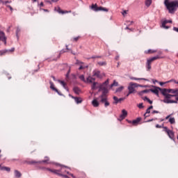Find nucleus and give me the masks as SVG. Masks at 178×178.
Wrapping results in <instances>:
<instances>
[{
	"mask_svg": "<svg viewBox=\"0 0 178 178\" xmlns=\"http://www.w3.org/2000/svg\"><path fill=\"white\" fill-rule=\"evenodd\" d=\"M74 92L76 93V94H79V92H80V89L77 87H75L74 88Z\"/></svg>",
	"mask_w": 178,
	"mask_h": 178,
	"instance_id": "obj_42",
	"label": "nucleus"
},
{
	"mask_svg": "<svg viewBox=\"0 0 178 178\" xmlns=\"http://www.w3.org/2000/svg\"><path fill=\"white\" fill-rule=\"evenodd\" d=\"M155 52H156V50H153V49H149V50H146L145 51V54H155Z\"/></svg>",
	"mask_w": 178,
	"mask_h": 178,
	"instance_id": "obj_27",
	"label": "nucleus"
},
{
	"mask_svg": "<svg viewBox=\"0 0 178 178\" xmlns=\"http://www.w3.org/2000/svg\"><path fill=\"white\" fill-rule=\"evenodd\" d=\"M19 33H20V29L18 28L16 31L17 35L19 34Z\"/></svg>",
	"mask_w": 178,
	"mask_h": 178,
	"instance_id": "obj_53",
	"label": "nucleus"
},
{
	"mask_svg": "<svg viewBox=\"0 0 178 178\" xmlns=\"http://www.w3.org/2000/svg\"><path fill=\"white\" fill-rule=\"evenodd\" d=\"M149 113H151V110H149V108H147L146 110V113H145L144 116L145 118H148L149 116Z\"/></svg>",
	"mask_w": 178,
	"mask_h": 178,
	"instance_id": "obj_28",
	"label": "nucleus"
},
{
	"mask_svg": "<svg viewBox=\"0 0 178 178\" xmlns=\"http://www.w3.org/2000/svg\"><path fill=\"white\" fill-rule=\"evenodd\" d=\"M7 8H9V9L11 10H13V8H12V6H9V5H7Z\"/></svg>",
	"mask_w": 178,
	"mask_h": 178,
	"instance_id": "obj_52",
	"label": "nucleus"
},
{
	"mask_svg": "<svg viewBox=\"0 0 178 178\" xmlns=\"http://www.w3.org/2000/svg\"><path fill=\"white\" fill-rule=\"evenodd\" d=\"M76 65H84V63L77 60L76 62Z\"/></svg>",
	"mask_w": 178,
	"mask_h": 178,
	"instance_id": "obj_47",
	"label": "nucleus"
},
{
	"mask_svg": "<svg viewBox=\"0 0 178 178\" xmlns=\"http://www.w3.org/2000/svg\"><path fill=\"white\" fill-rule=\"evenodd\" d=\"M97 65L99 66H106V61L98 62Z\"/></svg>",
	"mask_w": 178,
	"mask_h": 178,
	"instance_id": "obj_32",
	"label": "nucleus"
},
{
	"mask_svg": "<svg viewBox=\"0 0 178 178\" xmlns=\"http://www.w3.org/2000/svg\"><path fill=\"white\" fill-rule=\"evenodd\" d=\"M7 52H15V47L12 48L10 50H6L4 51V53L6 54Z\"/></svg>",
	"mask_w": 178,
	"mask_h": 178,
	"instance_id": "obj_45",
	"label": "nucleus"
},
{
	"mask_svg": "<svg viewBox=\"0 0 178 178\" xmlns=\"http://www.w3.org/2000/svg\"><path fill=\"white\" fill-rule=\"evenodd\" d=\"M42 162L43 163H48L49 162V158L46 156L45 159L42 161H31V163H42Z\"/></svg>",
	"mask_w": 178,
	"mask_h": 178,
	"instance_id": "obj_16",
	"label": "nucleus"
},
{
	"mask_svg": "<svg viewBox=\"0 0 178 178\" xmlns=\"http://www.w3.org/2000/svg\"><path fill=\"white\" fill-rule=\"evenodd\" d=\"M154 89H150L148 90V91H151V92H153V94H155L156 95H159V87L153 86Z\"/></svg>",
	"mask_w": 178,
	"mask_h": 178,
	"instance_id": "obj_11",
	"label": "nucleus"
},
{
	"mask_svg": "<svg viewBox=\"0 0 178 178\" xmlns=\"http://www.w3.org/2000/svg\"><path fill=\"white\" fill-rule=\"evenodd\" d=\"M109 84V79H107L104 83L99 86V91H102L101 95H108V85Z\"/></svg>",
	"mask_w": 178,
	"mask_h": 178,
	"instance_id": "obj_3",
	"label": "nucleus"
},
{
	"mask_svg": "<svg viewBox=\"0 0 178 178\" xmlns=\"http://www.w3.org/2000/svg\"><path fill=\"white\" fill-rule=\"evenodd\" d=\"M0 170H6V172H10V168L3 167L1 165H0Z\"/></svg>",
	"mask_w": 178,
	"mask_h": 178,
	"instance_id": "obj_25",
	"label": "nucleus"
},
{
	"mask_svg": "<svg viewBox=\"0 0 178 178\" xmlns=\"http://www.w3.org/2000/svg\"><path fill=\"white\" fill-rule=\"evenodd\" d=\"M58 83H60L61 86H63V87H64L65 88H66V83H65V81L58 80Z\"/></svg>",
	"mask_w": 178,
	"mask_h": 178,
	"instance_id": "obj_38",
	"label": "nucleus"
},
{
	"mask_svg": "<svg viewBox=\"0 0 178 178\" xmlns=\"http://www.w3.org/2000/svg\"><path fill=\"white\" fill-rule=\"evenodd\" d=\"M138 107L139 108V109H143V108H144V106H143V103H140L138 105Z\"/></svg>",
	"mask_w": 178,
	"mask_h": 178,
	"instance_id": "obj_46",
	"label": "nucleus"
},
{
	"mask_svg": "<svg viewBox=\"0 0 178 178\" xmlns=\"http://www.w3.org/2000/svg\"><path fill=\"white\" fill-rule=\"evenodd\" d=\"M65 52H67V51H66L65 49L60 51V53L57 57V59H59V58H60V56L62 55V54H65Z\"/></svg>",
	"mask_w": 178,
	"mask_h": 178,
	"instance_id": "obj_34",
	"label": "nucleus"
},
{
	"mask_svg": "<svg viewBox=\"0 0 178 178\" xmlns=\"http://www.w3.org/2000/svg\"><path fill=\"white\" fill-rule=\"evenodd\" d=\"M168 23H172V20L163 21L162 22L161 27H163V29H165L166 30H168V29H169V26H166V24H168Z\"/></svg>",
	"mask_w": 178,
	"mask_h": 178,
	"instance_id": "obj_15",
	"label": "nucleus"
},
{
	"mask_svg": "<svg viewBox=\"0 0 178 178\" xmlns=\"http://www.w3.org/2000/svg\"><path fill=\"white\" fill-rule=\"evenodd\" d=\"M172 81H173V79H171L166 82H159V84H160V86H163L164 84H167V83H172Z\"/></svg>",
	"mask_w": 178,
	"mask_h": 178,
	"instance_id": "obj_41",
	"label": "nucleus"
},
{
	"mask_svg": "<svg viewBox=\"0 0 178 178\" xmlns=\"http://www.w3.org/2000/svg\"><path fill=\"white\" fill-rule=\"evenodd\" d=\"M49 84H50V88L53 90V91H56V92H58L59 94V90H58V89L55 88V85H54V82L50 81Z\"/></svg>",
	"mask_w": 178,
	"mask_h": 178,
	"instance_id": "obj_18",
	"label": "nucleus"
},
{
	"mask_svg": "<svg viewBox=\"0 0 178 178\" xmlns=\"http://www.w3.org/2000/svg\"><path fill=\"white\" fill-rule=\"evenodd\" d=\"M156 129H162V126L159 125V124H156Z\"/></svg>",
	"mask_w": 178,
	"mask_h": 178,
	"instance_id": "obj_50",
	"label": "nucleus"
},
{
	"mask_svg": "<svg viewBox=\"0 0 178 178\" xmlns=\"http://www.w3.org/2000/svg\"><path fill=\"white\" fill-rule=\"evenodd\" d=\"M167 134L168 136V137L171 139L175 140V132H173V131L172 130H167Z\"/></svg>",
	"mask_w": 178,
	"mask_h": 178,
	"instance_id": "obj_13",
	"label": "nucleus"
},
{
	"mask_svg": "<svg viewBox=\"0 0 178 178\" xmlns=\"http://www.w3.org/2000/svg\"><path fill=\"white\" fill-rule=\"evenodd\" d=\"M163 129H165V133H168V130H170V129H168L167 127H163Z\"/></svg>",
	"mask_w": 178,
	"mask_h": 178,
	"instance_id": "obj_51",
	"label": "nucleus"
},
{
	"mask_svg": "<svg viewBox=\"0 0 178 178\" xmlns=\"http://www.w3.org/2000/svg\"><path fill=\"white\" fill-rule=\"evenodd\" d=\"M122 90H123V86L118 88L116 91H117V92H119L122 91Z\"/></svg>",
	"mask_w": 178,
	"mask_h": 178,
	"instance_id": "obj_48",
	"label": "nucleus"
},
{
	"mask_svg": "<svg viewBox=\"0 0 178 178\" xmlns=\"http://www.w3.org/2000/svg\"><path fill=\"white\" fill-rule=\"evenodd\" d=\"M152 113H159V111H153L152 112Z\"/></svg>",
	"mask_w": 178,
	"mask_h": 178,
	"instance_id": "obj_55",
	"label": "nucleus"
},
{
	"mask_svg": "<svg viewBox=\"0 0 178 178\" xmlns=\"http://www.w3.org/2000/svg\"><path fill=\"white\" fill-rule=\"evenodd\" d=\"M131 80H144L145 81H147V79H145V78L132 77V78H131Z\"/></svg>",
	"mask_w": 178,
	"mask_h": 178,
	"instance_id": "obj_36",
	"label": "nucleus"
},
{
	"mask_svg": "<svg viewBox=\"0 0 178 178\" xmlns=\"http://www.w3.org/2000/svg\"><path fill=\"white\" fill-rule=\"evenodd\" d=\"M79 40H80V36H77V37H76V38H74L72 40V41L73 42H77L79 41Z\"/></svg>",
	"mask_w": 178,
	"mask_h": 178,
	"instance_id": "obj_40",
	"label": "nucleus"
},
{
	"mask_svg": "<svg viewBox=\"0 0 178 178\" xmlns=\"http://www.w3.org/2000/svg\"><path fill=\"white\" fill-rule=\"evenodd\" d=\"M65 52H67V51H66L65 49L60 51V53L57 57V59H59V58H60V56L62 55V54H65Z\"/></svg>",
	"mask_w": 178,
	"mask_h": 178,
	"instance_id": "obj_35",
	"label": "nucleus"
},
{
	"mask_svg": "<svg viewBox=\"0 0 178 178\" xmlns=\"http://www.w3.org/2000/svg\"><path fill=\"white\" fill-rule=\"evenodd\" d=\"M99 99H100V102L102 104H104V106L106 108L109 106L110 104H109V102H108V95H100L99 97Z\"/></svg>",
	"mask_w": 178,
	"mask_h": 178,
	"instance_id": "obj_5",
	"label": "nucleus"
},
{
	"mask_svg": "<svg viewBox=\"0 0 178 178\" xmlns=\"http://www.w3.org/2000/svg\"><path fill=\"white\" fill-rule=\"evenodd\" d=\"M79 79H80V80H81V81H83V83H86V78L84 77V75L83 74H82V75H80L79 76Z\"/></svg>",
	"mask_w": 178,
	"mask_h": 178,
	"instance_id": "obj_39",
	"label": "nucleus"
},
{
	"mask_svg": "<svg viewBox=\"0 0 178 178\" xmlns=\"http://www.w3.org/2000/svg\"><path fill=\"white\" fill-rule=\"evenodd\" d=\"M136 87H137V83L133 82L129 83L128 86L129 94H134V91H136Z\"/></svg>",
	"mask_w": 178,
	"mask_h": 178,
	"instance_id": "obj_7",
	"label": "nucleus"
},
{
	"mask_svg": "<svg viewBox=\"0 0 178 178\" xmlns=\"http://www.w3.org/2000/svg\"><path fill=\"white\" fill-rule=\"evenodd\" d=\"M55 10L58 12V13H60L61 15H65V13H72V10L67 11V10H63L60 9V7L55 8Z\"/></svg>",
	"mask_w": 178,
	"mask_h": 178,
	"instance_id": "obj_10",
	"label": "nucleus"
},
{
	"mask_svg": "<svg viewBox=\"0 0 178 178\" xmlns=\"http://www.w3.org/2000/svg\"><path fill=\"white\" fill-rule=\"evenodd\" d=\"M92 105H93L95 108H98V106H99V102H98V100H97V99H95L92 102Z\"/></svg>",
	"mask_w": 178,
	"mask_h": 178,
	"instance_id": "obj_21",
	"label": "nucleus"
},
{
	"mask_svg": "<svg viewBox=\"0 0 178 178\" xmlns=\"http://www.w3.org/2000/svg\"><path fill=\"white\" fill-rule=\"evenodd\" d=\"M113 99L115 102H113V104H114L115 105H117V104H119V99L118 98V97L114 96Z\"/></svg>",
	"mask_w": 178,
	"mask_h": 178,
	"instance_id": "obj_29",
	"label": "nucleus"
},
{
	"mask_svg": "<svg viewBox=\"0 0 178 178\" xmlns=\"http://www.w3.org/2000/svg\"><path fill=\"white\" fill-rule=\"evenodd\" d=\"M90 9L94 10V12H98V5L97 3H92L91 6H90Z\"/></svg>",
	"mask_w": 178,
	"mask_h": 178,
	"instance_id": "obj_17",
	"label": "nucleus"
},
{
	"mask_svg": "<svg viewBox=\"0 0 178 178\" xmlns=\"http://www.w3.org/2000/svg\"><path fill=\"white\" fill-rule=\"evenodd\" d=\"M159 91H161L162 95H163L164 97L165 98H172V97H175L173 95H170L168 93V89L166 88H159Z\"/></svg>",
	"mask_w": 178,
	"mask_h": 178,
	"instance_id": "obj_6",
	"label": "nucleus"
},
{
	"mask_svg": "<svg viewBox=\"0 0 178 178\" xmlns=\"http://www.w3.org/2000/svg\"><path fill=\"white\" fill-rule=\"evenodd\" d=\"M119 102H122V101H124V98H120L118 99Z\"/></svg>",
	"mask_w": 178,
	"mask_h": 178,
	"instance_id": "obj_56",
	"label": "nucleus"
},
{
	"mask_svg": "<svg viewBox=\"0 0 178 178\" xmlns=\"http://www.w3.org/2000/svg\"><path fill=\"white\" fill-rule=\"evenodd\" d=\"M151 3H152V0H145L146 6H151Z\"/></svg>",
	"mask_w": 178,
	"mask_h": 178,
	"instance_id": "obj_31",
	"label": "nucleus"
},
{
	"mask_svg": "<svg viewBox=\"0 0 178 178\" xmlns=\"http://www.w3.org/2000/svg\"><path fill=\"white\" fill-rule=\"evenodd\" d=\"M0 41H2L6 45V38L5 37V33L3 31H0Z\"/></svg>",
	"mask_w": 178,
	"mask_h": 178,
	"instance_id": "obj_12",
	"label": "nucleus"
},
{
	"mask_svg": "<svg viewBox=\"0 0 178 178\" xmlns=\"http://www.w3.org/2000/svg\"><path fill=\"white\" fill-rule=\"evenodd\" d=\"M42 169L43 170H47L48 172H51V173H54V175H57L58 176L69 175L70 176H72L73 178H76V176H74L72 173H70L69 171H67L66 167L65 166L61 167L60 170L51 169L48 168H43Z\"/></svg>",
	"mask_w": 178,
	"mask_h": 178,
	"instance_id": "obj_1",
	"label": "nucleus"
},
{
	"mask_svg": "<svg viewBox=\"0 0 178 178\" xmlns=\"http://www.w3.org/2000/svg\"><path fill=\"white\" fill-rule=\"evenodd\" d=\"M93 76H95L96 77H97V79H102V77H104V74H102L101 71L94 70Z\"/></svg>",
	"mask_w": 178,
	"mask_h": 178,
	"instance_id": "obj_8",
	"label": "nucleus"
},
{
	"mask_svg": "<svg viewBox=\"0 0 178 178\" xmlns=\"http://www.w3.org/2000/svg\"><path fill=\"white\" fill-rule=\"evenodd\" d=\"M83 177H79V178H86L87 177V175H86V173H82L81 174Z\"/></svg>",
	"mask_w": 178,
	"mask_h": 178,
	"instance_id": "obj_49",
	"label": "nucleus"
},
{
	"mask_svg": "<svg viewBox=\"0 0 178 178\" xmlns=\"http://www.w3.org/2000/svg\"><path fill=\"white\" fill-rule=\"evenodd\" d=\"M147 101V102H149V104H152V101L151 99H149Z\"/></svg>",
	"mask_w": 178,
	"mask_h": 178,
	"instance_id": "obj_57",
	"label": "nucleus"
},
{
	"mask_svg": "<svg viewBox=\"0 0 178 178\" xmlns=\"http://www.w3.org/2000/svg\"><path fill=\"white\" fill-rule=\"evenodd\" d=\"M164 5L166 6L169 13H175L177 10V1H169V0H165Z\"/></svg>",
	"mask_w": 178,
	"mask_h": 178,
	"instance_id": "obj_2",
	"label": "nucleus"
},
{
	"mask_svg": "<svg viewBox=\"0 0 178 178\" xmlns=\"http://www.w3.org/2000/svg\"><path fill=\"white\" fill-rule=\"evenodd\" d=\"M0 3H5V1H2V0H0Z\"/></svg>",
	"mask_w": 178,
	"mask_h": 178,
	"instance_id": "obj_62",
	"label": "nucleus"
},
{
	"mask_svg": "<svg viewBox=\"0 0 178 178\" xmlns=\"http://www.w3.org/2000/svg\"><path fill=\"white\" fill-rule=\"evenodd\" d=\"M169 122L170 124H175V123H176V120H175V118H170Z\"/></svg>",
	"mask_w": 178,
	"mask_h": 178,
	"instance_id": "obj_33",
	"label": "nucleus"
},
{
	"mask_svg": "<svg viewBox=\"0 0 178 178\" xmlns=\"http://www.w3.org/2000/svg\"><path fill=\"white\" fill-rule=\"evenodd\" d=\"M95 80V78L91 76H88V78L86 79V82L85 83H94Z\"/></svg>",
	"mask_w": 178,
	"mask_h": 178,
	"instance_id": "obj_19",
	"label": "nucleus"
},
{
	"mask_svg": "<svg viewBox=\"0 0 178 178\" xmlns=\"http://www.w3.org/2000/svg\"><path fill=\"white\" fill-rule=\"evenodd\" d=\"M61 177L65 178H70L69 176L66 175V174H65L64 175H62Z\"/></svg>",
	"mask_w": 178,
	"mask_h": 178,
	"instance_id": "obj_54",
	"label": "nucleus"
},
{
	"mask_svg": "<svg viewBox=\"0 0 178 178\" xmlns=\"http://www.w3.org/2000/svg\"><path fill=\"white\" fill-rule=\"evenodd\" d=\"M88 67V65H86L84 64H82V65H80L79 70H83L84 69H87Z\"/></svg>",
	"mask_w": 178,
	"mask_h": 178,
	"instance_id": "obj_30",
	"label": "nucleus"
},
{
	"mask_svg": "<svg viewBox=\"0 0 178 178\" xmlns=\"http://www.w3.org/2000/svg\"><path fill=\"white\" fill-rule=\"evenodd\" d=\"M72 98L74 99L76 104H81V102H83V99H81V97H72Z\"/></svg>",
	"mask_w": 178,
	"mask_h": 178,
	"instance_id": "obj_22",
	"label": "nucleus"
},
{
	"mask_svg": "<svg viewBox=\"0 0 178 178\" xmlns=\"http://www.w3.org/2000/svg\"><path fill=\"white\" fill-rule=\"evenodd\" d=\"M43 10H44V12H49V10L47 9H43Z\"/></svg>",
	"mask_w": 178,
	"mask_h": 178,
	"instance_id": "obj_63",
	"label": "nucleus"
},
{
	"mask_svg": "<svg viewBox=\"0 0 178 178\" xmlns=\"http://www.w3.org/2000/svg\"><path fill=\"white\" fill-rule=\"evenodd\" d=\"M158 59H161V57L159 56H156L154 57H152L149 59H147V63H146V69L147 72H149V70L152 69L151 65L154 60H156Z\"/></svg>",
	"mask_w": 178,
	"mask_h": 178,
	"instance_id": "obj_4",
	"label": "nucleus"
},
{
	"mask_svg": "<svg viewBox=\"0 0 178 178\" xmlns=\"http://www.w3.org/2000/svg\"><path fill=\"white\" fill-rule=\"evenodd\" d=\"M148 99H149V98L147 97H145L143 98V100H144V101H148Z\"/></svg>",
	"mask_w": 178,
	"mask_h": 178,
	"instance_id": "obj_59",
	"label": "nucleus"
},
{
	"mask_svg": "<svg viewBox=\"0 0 178 178\" xmlns=\"http://www.w3.org/2000/svg\"><path fill=\"white\" fill-rule=\"evenodd\" d=\"M140 122H141V118H138L136 120H134L132 121V124L134 126H137V124H138V123H140Z\"/></svg>",
	"mask_w": 178,
	"mask_h": 178,
	"instance_id": "obj_20",
	"label": "nucleus"
},
{
	"mask_svg": "<svg viewBox=\"0 0 178 178\" xmlns=\"http://www.w3.org/2000/svg\"><path fill=\"white\" fill-rule=\"evenodd\" d=\"M122 15H123V16H124V15H127V11L124 10V11L122 13Z\"/></svg>",
	"mask_w": 178,
	"mask_h": 178,
	"instance_id": "obj_58",
	"label": "nucleus"
},
{
	"mask_svg": "<svg viewBox=\"0 0 178 178\" xmlns=\"http://www.w3.org/2000/svg\"><path fill=\"white\" fill-rule=\"evenodd\" d=\"M98 88H99V86H98V83L93 82L91 87L92 90H97Z\"/></svg>",
	"mask_w": 178,
	"mask_h": 178,
	"instance_id": "obj_23",
	"label": "nucleus"
},
{
	"mask_svg": "<svg viewBox=\"0 0 178 178\" xmlns=\"http://www.w3.org/2000/svg\"><path fill=\"white\" fill-rule=\"evenodd\" d=\"M99 10H103L104 12H108L109 11V10L106 8L97 7V12H99Z\"/></svg>",
	"mask_w": 178,
	"mask_h": 178,
	"instance_id": "obj_26",
	"label": "nucleus"
},
{
	"mask_svg": "<svg viewBox=\"0 0 178 178\" xmlns=\"http://www.w3.org/2000/svg\"><path fill=\"white\" fill-rule=\"evenodd\" d=\"M119 58H120L119 56H115V60H119Z\"/></svg>",
	"mask_w": 178,
	"mask_h": 178,
	"instance_id": "obj_60",
	"label": "nucleus"
},
{
	"mask_svg": "<svg viewBox=\"0 0 178 178\" xmlns=\"http://www.w3.org/2000/svg\"><path fill=\"white\" fill-rule=\"evenodd\" d=\"M14 173H15V177H17V178L22 177V172H19V170H15L14 171Z\"/></svg>",
	"mask_w": 178,
	"mask_h": 178,
	"instance_id": "obj_24",
	"label": "nucleus"
},
{
	"mask_svg": "<svg viewBox=\"0 0 178 178\" xmlns=\"http://www.w3.org/2000/svg\"><path fill=\"white\" fill-rule=\"evenodd\" d=\"M66 49L65 51H67V52H71V54H73V55H74V54L73 53V51H72V49H69V46L66 45Z\"/></svg>",
	"mask_w": 178,
	"mask_h": 178,
	"instance_id": "obj_43",
	"label": "nucleus"
},
{
	"mask_svg": "<svg viewBox=\"0 0 178 178\" xmlns=\"http://www.w3.org/2000/svg\"><path fill=\"white\" fill-rule=\"evenodd\" d=\"M118 82L116 81H114L113 83L111 84V87H118Z\"/></svg>",
	"mask_w": 178,
	"mask_h": 178,
	"instance_id": "obj_44",
	"label": "nucleus"
},
{
	"mask_svg": "<svg viewBox=\"0 0 178 178\" xmlns=\"http://www.w3.org/2000/svg\"><path fill=\"white\" fill-rule=\"evenodd\" d=\"M127 116V111L124 109L122 111V114L120 116L119 120H123Z\"/></svg>",
	"mask_w": 178,
	"mask_h": 178,
	"instance_id": "obj_14",
	"label": "nucleus"
},
{
	"mask_svg": "<svg viewBox=\"0 0 178 178\" xmlns=\"http://www.w3.org/2000/svg\"><path fill=\"white\" fill-rule=\"evenodd\" d=\"M153 108H154L153 106H150L148 108V109L151 110V109H152Z\"/></svg>",
	"mask_w": 178,
	"mask_h": 178,
	"instance_id": "obj_61",
	"label": "nucleus"
},
{
	"mask_svg": "<svg viewBox=\"0 0 178 178\" xmlns=\"http://www.w3.org/2000/svg\"><path fill=\"white\" fill-rule=\"evenodd\" d=\"M175 99L178 101V96H175Z\"/></svg>",
	"mask_w": 178,
	"mask_h": 178,
	"instance_id": "obj_64",
	"label": "nucleus"
},
{
	"mask_svg": "<svg viewBox=\"0 0 178 178\" xmlns=\"http://www.w3.org/2000/svg\"><path fill=\"white\" fill-rule=\"evenodd\" d=\"M163 102H164V104H177V100H170V98L168 97H164Z\"/></svg>",
	"mask_w": 178,
	"mask_h": 178,
	"instance_id": "obj_9",
	"label": "nucleus"
},
{
	"mask_svg": "<svg viewBox=\"0 0 178 178\" xmlns=\"http://www.w3.org/2000/svg\"><path fill=\"white\" fill-rule=\"evenodd\" d=\"M147 92H149V90H143V91H140L139 92V95H143V94H146Z\"/></svg>",
	"mask_w": 178,
	"mask_h": 178,
	"instance_id": "obj_37",
	"label": "nucleus"
}]
</instances>
